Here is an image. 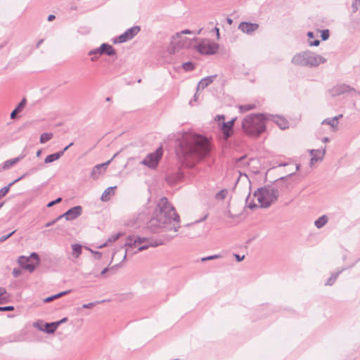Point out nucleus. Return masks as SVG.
Segmentation results:
<instances>
[{"label": "nucleus", "mask_w": 360, "mask_h": 360, "mask_svg": "<svg viewBox=\"0 0 360 360\" xmlns=\"http://www.w3.org/2000/svg\"><path fill=\"white\" fill-rule=\"evenodd\" d=\"M233 256L235 257L236 259L238 261V262H241L242 260L244 259L245 258V255H243V256H240L238 254H234Z\"/></svg>", "instance_id": "obj_56"}, {"label": "nucleus", "mask_w": 360, "mask_h": 360, "mask_svg": "<svg viewBox=\"0 0 360 360\" xmlns=\"http://www.w3.org/2000/svg\"><path fill=\"white\" fill-rule=\"evenodd\" d=\"M224 119H225V117H224V115H217L216 116V118H215V120H217V121H219V120H224Z\"/></svg>", "instance_id": "obj_59"}, {"label": "nucleus", "mask_w": 360, "mask_h": 360, "mask_svg": "<svg viewBox=\"0 0 360 360\" xmlns=\"http://www.w3.org/2000/svg\"><path fill=\"white\" fill-rule=\"evenodd\" d=\"M254 196L259 202L260 207L267 208L277 200L279 191L276 187L267 185L257 188L254 193Z\"/></svg>", "instance_id": "obj_5"}, {"label": "nucleus", "mask_w": 360, "mask_h": 360, "mask_svg": "<svg viewBox=\"0 0 360 360\" xmlns=\"http://www.w3.org/2000/svg\"><path fill=\"white\" fill-rule=\"evenodd\" d=\"M147 240V238L146 237H140L137 236H128L126 239V243H124V247L126 248L125 254L123 257V260H124L127 257V255H131V252H134L133 249L136 248L139 245L142 244L144 241Z\"/></svg>", "instance_id": "obj_10"}, {"label": "nucleus", "mask_w": 360, "mask_h": 360, "mask_svg": "<svg viewBox=\"0 0 360 360\" xmlns=\"http://www.w3.org/2000/svg\"><path fill=\"white\" fill-rule=\"evenodd\" d=\"M15 232V231H13L11 233H9L7 235H4L0 237V243H3L5 240H6L8 238H9Z\"/></svg>", "instance_id": "obj_46"}, {"label": "nucleus", "mask_w": 360, "mask_h": 360, "mask_svg": "<svg viewBox=\"0 0 360 360\" xmlns=\"http://www.w3.org/2000/svg\"><path fill=\"white\" fill-rule=\"evenodd\" d=\"M266 121L271 120L276 123L281 129L288 128L289 122L283 117L265 113Z\"/></svg>", "instance_id": "obj_13"}, {"label": "nucleus", "mask_w": 360, "mask_h": 360, "mask_svg": "<svg viewBox=\"0 0 360 360\" xmlns=\"http://www.w3.org/2000/svg\"><path fill=\"white\" fill-rule=\"evenodd\" d=\"M246 159V155H243V156H241L238 158H236L235 162H236V164L238 165V166H240V165H243V166H246V165H249V162H244V160Z\"/></svg>", "instance_id": "obj_41"}, {"label": "nucleus", "mask_w": 360, "mask_h": 360, "mask_svg": "<svg viewBox=\"0 0 360 360\" xmlns=\"http://www.w3.org/2000/svg\"><path fill=\"white\" fill-rule=\"evenodd\" d=\"M72 255L77 258L82 254V246L79 244H73L72 245Z\"/></svg>", "instance_id": "obj_32"}, {"label": "nucleus", "mask_w": 360, "mask_h": 360, "mask_svg": "<svg viewBox=\"0 0 360 360\" xmlns=\"http://www.w3.org/2000/svg\"><path fill=\"white\" fill-rule=\"evenodd\" d=\"M158 205L160 211L148 221V228L153 233L159 232L160 229L176 232L180 228V217L175 208L165 197L160 200Z\"/></svg>", "instance_id": "obj_2"}, {"label": "nucleus", "mask_w": 360, "mask_h": 360, "mask_svg": "<svg viewBox=\"0 0 360 360\" xmlns=\"http://www.w3.org/2000/svg\"><path fill=\"white\" fill-rule=\"evenodd\" d=\"M18 262L22 269L32 272L39 264V255L36 252H32L29 257L20 256Z\"/></svg>", "instance_id": "obj_6"}, {"label": "nucleus", "mask_w": 360, "mask_h": 360, "mask_svg": "<svg viewBox=\"0 0 360 360\" xmlns=\"http://www.w3.org/2000/svg\"><path fill=\"white\" fill-rule=\"evenodd\" d=\"M40 142L41 143H45V132L41 134V136H40Z\"/></svg>", "instance_id": "obj_60"}, {"label": "nucleus", "mask_w": 360, "mask_h": 360, "mask_svg": "<svg viewBox=\"0 0 360 360\" xmlns=\"http://www.w3.org/2000/svg\"><path fill=\"white\" fill-rule=\"evenodd\" d=\"M67 321H68V318L67 317H64L62 319H60V321H58L57 322H58V324L60 326L61 323H65Z\"/></svg>", "instance_id": "obj_63"}, {"label": "nucleus", "mask_w": 360, "mask_h": 360, "mask_svg": "<svg viewBox=\"0 0 360 360\" xmlns=\"http://www.w3.org/2000/svg\"><path fill=\"white\" fill-rule=\"evenodd\" d=\"M329 31L328 30H322L321 37L322 40L325 41L327 40L329 38Z\"/></svg>", "instance_id": "obj_45"}, {"label": "nucleus", "mask_w": 360, "mask_h": 360, "mask_svg": "<svg viewBox=\"0 0 360 360\" xmlns=\"http://www.w3.org/2000/svg\"><path fill=\"white\" fill-rule=\"evenodd\" d=\"M236 119H232L231 120L227 122H223L222 126L221 127V130L223 133L224 138L226 140L228 139L233 134V128Z\"/></svg>", "instance_id": "obj_19"}, {"label": "nucleus", "mask_w": 360, "mask_h": 360, "mask_svg": "<svg viewBox=\"0 0 360 360\" xmlns=\"http://www.w3.org/2000/svg\"><path fill=\"white\" fill-rule=\"evenodd\" d=\"M248 199H249V195L246 198V203L248 204V205H247L248 207H249L250 209H253V208L257 207V205L255 204L254 202H251L248 203Z\"/></svg>", "instance_id": "obj_52"}, {"label": "nucleus", "mask_w": 360, "mask_h": 360, "mask_svg": "<svg viewBox=\"0 0 360 360\" xmlns=\"http://www.w3.org/2000/svg\"><path fill=\"white\" fill-rule=\"evenodd\" d=\"M165 239L160 238V239H152L149 238V243L151 247H158L165 243Z\"/></svg>", "instance_id": "obj_35"}, {"label": "nucleus", "mask_w": 360, "mask_h": 360, "mask_svg": "<svg viewBox=\"0 0 360 360\" xmlns=\"http://www.w3.org/2000/svg\"><path fill=\"white\" fill-rule=\"evenodd\" d=\"M117 186H111L107 188L103 193L101 197V200L103 202H107L110 199V197L112 196L115 193L114 189L116 188Z\"/></svg>", "instance_id": "obj_24"}, {"label": "nucleus", "mask_w": 360, "mask_h": 360, "mask_svg": "<svg viewBox=\"0 0 360 360\" xmlns=\"http://www.w3.org/2000/svg\"><path fill=\"white\" fill-rule=\"evenodd\" d=\"M102 55L105 54L108 56H114L116 55L115 49L109 44L103 43L100 46V50Z\"/></svg>", "instance_id": "obj_21"}, {"label": "nucleus", "mask_w": 360, "mask_h": 360, "mask_svg": "<svg viewBox=\"0 0 360 360\" xmlns=\"http://www.w3.org/2000/svg\"><path fill=\"white\" fill-rule=\"evenodd\" d=\"M149 247H151L149 243V238H147V240L144 241L142 244L137 246L138 249L136 251L132 252L131 255L136 254L138 252H141L147 250Z\"/></svg>", "instance_id": "obj_31"}, {"label": "nucleus", "mask_w": 360, "mask_h": 360, "mask_svg": "<svg viewBox=\"0 0 360 360\" xmlns=\"http://www.w3.org/2000/svg\"><path fill=\"white\" fill-rule=\"evenodd\" d=\"M265 121V113L252 114L243 120L242 127L247 134L259 136L266 131Z\"/></svg>", "instance_id": "obj_3"}, {"label": "nucleus", "mask_w": 360, "mask_h": 360, "mask_svg": "<svg viewBox=\"0 0 360 360\" xmlns=\"http://www.w3.org/2000/svg\"><path fill=\"white\" fill-rule=\"evenodd\" d=\"M26 156V153L24 151L17 158L8 160L5 161L3 164L0 165V172L3 170H6L14 166L21 160H22Z\"/></svg>", "instance_id": "obj_18"}, {"label": "nucleus", "mask_w": 360, "mask_h": 360, "mask_svg": "<svg viewBox=\"0 0 360 360\" xmlns=\"http://www.w3.org/2000/svg\"><path fill=\"white\" fill-rule=\"evenodd\" d=\"M54 205H56L55 201L52 200L46 204V207H51L53 206Z\"/></svg>", "instance_id": "obj_64"}, {"label": "nucleus", "mask_w": 360, "mask_h": 360, "mask_svg": "<svg viewBox=\"0 0 360 360\" xmlns=\"http://www.w3.org/2000/svg\"><path fill=\"white\" fill-rule=\"evenodd\" d=\"M356 91L355 89L345 84H338L330 90V94L335 97L349 91Z\"/></svg>", "instance_id": "obj_14"}, {"label": "nucleus", "mask_w": 360, "mask_h": 360, "mask_svg": "<svg viewBox=\"0 0 360 360\" xmlns=\"http://www.w3.org/2000/svg\"><path fill=\"white\" fill-rule=\"evenodd\" d=\"M240 110L243 112L250 110L255 108V105H243L240 107Z\"/></svg>", "instance_id": "obj_44"}, {"label": "nucleus", "mask_w": 360, "mask_h": 360, "mask_svg": "<svg viewBox=\"0 0 360 360\" xmlns=\"http://www.w3.org/2000/svg\"><path fill=\"white\" fill-rule=\"evenodd\" d=\"M219 49V44L210 39H203L196 46V50L201 54L214 55Z\"/></svg>", "instance_id": "obj_8"}, {"label": "nucleus", "mask_w": 360, "mask_h": 360, "mask_svg": "<svg viewBox=\"0 0 360 360\" xmlns=\"http://www.w3.org/2000/svg\"><path fill=\"white\" fill-rule=\"evenodd\" d=\"M325 148L322 150H311L310 155H311V158L310 160V163L312 165L314 162H317L319 160H322L325 155Z\"/></svg>", "instance_id": "obj_22"}, {"label": "nucleus", "mask_w": 360, "mask_h": 360, "mask_svg": "<svg viewBox=\"0 0 360 360\" xmlns=\"http://www.w3.org/2000/svg\"><path fill=\"white\" fill-rule=\"evenodd\" d=\"M112 159L113 158L105 163L96 165V166H94L91 172V176L94 179H98L99 175L103 174L105 171L108 165L110 163Z\"/></svg>", "instance_id": "obj_17"}, {"label": "nucleus", "mask_w": 360, "mask_h": 360, "mask_svg": "<svg viewBox=\"0 0 360 360\" xmlns=\"http://www.w3.org/2000/svg\"><path fill=\"white\" fill-rule=\"evenodd\" d=\"M82 207L80 205L75 206L70 209H69L64 214L60 215L56 220H59L60 219L65 217L67 221H72L77 219L82 214Z\"/></svg>", "instance_id": "obj_12"}, {"label": "nucleus", "mask_w": 360, "mask_h": 360, "mask_svg": "<svg viewBox=\"0 0 360 360\" xmlns=\"http://www.w3.org/2000/svg\"><path fill=\"white\" fill-rule=\"evenodd\" d=\"M53 134L52 133H47L46 132V142L49 140H51L53 138Z\"/></svg>", "instance_id": "obj_61"}, {"label": "nucleus", "mask_w": 360, "mask_h": 360, "mask_svg": "<svg viewBox=\"0 0 360 360\" xmlns=\"http://www.w3.org/2000/svg\"><path fill=\"white\" fill-rule=\"evenodd\" d=\"M221 257V256L220 255H214L202 257L201 259V261L202 262H206V261H208V260L218 259V258H220Z\"/></svg>", "instance_id": "obj_43"}, {"label": "nucleus", "mask_w": 360, "mask_h": 360, "mask_svg": "<svg viewBox=\"0 0 360 360\" xmlns=\"http://www.w3.org/2000/svg\"><path fill=\"white\" fill-rule=\"evenodd\" d=\"M217 77V75H210L202 79L198 84V89H204L208 85L213 82L214 79Z\"/></svg>", "instance_id": "obj_23"}, {"label": "nucleus", "mask_w": 360, "mask_h": 360, "mask_svg": "<svg viewBox=\"0 0 360 360\" xmlns=\"http://www.w3.org/2000/svg\"><path fill=\"white\" fill-rule=\"evenodd\" d=\"M99 50H100V47L95 49H92L89 51L88 55L93 56V57L91 58V61H96L98 59V57L96 56V55H98V54L102 55V53Z\"/></svg>", "instance_id": "obj_37"}, {"label": "nucleus", "mask_w": 360, "mask_h": 360, "mask_svg": "<svg viewBox=\"0 0 360 360\" xmlns=\"http://www.w3.org/2000/svg\"><path fill=\"white\" fill-rule=\"evenodd\" d=\"M182 68L186 71L189 72L194 69L195 65L192 62H186L182 64Z\"/></svg>", "instance_id": "obj_39"}, {"label": "nucleus", "mask_w": 360, "mask_h": 360, "mask_svg": "<svg viewBox=\"0 0 360 360\" xmlns=\"http://www.w3.org/2000/svg\"><path fill=\"white\" fill-rule=\"evenodd\" d=\"M13 310L14 307L13 306L0 307V311H10Z\"/></svg>", "instance_id": "obj_50"}, {"label": "nucleus", "mask_w": 360, "mask_h": 360, "mask_svg": "<svg viewBox=\"0 0 360 360\" xmlns=\"http://www.w3.org/2000/svg\"><path fill=\"white\" fill-rule=\"evenodd\" d=\"M326 61L324 57L309 50L296 53L291 60L295 65L309 68L317 67Z\"/></svg>", "instance_id": "obj_4"}, {"label": "nucleus", "mask_w": 360, "mask_h": 360, "mask_svg": "<svg viewBox=\"0 0 360 360\" xmlns=\"http://www.w3.org/2000/svg\"><path fill=\"white\" fill-rule=\"evenodd\" d=\"M27 101L26 98H22L21 101L18 103V105L15 107V109L20 112L22 109L25 108L26 105Z\"/></svg>", "instance_id": "obj_42"}, {"label": "nucleus", "mask_w": 360, "mask_h": 360, "mask_svg": "<svg viewBox=\"0 0 360 360\" xmlns=\"http://www.w3.org/2000/svg\"><path fill=\"white\" fill-rule=\"evenodd\" d=\"M98 303H99V302H89L88 304H84L82 307L83 309H91L94 307H95L96 305V304H98Z\"/></svg>", "instance_id": "obj_47"}, {"label": "nucleus", "mask_w": 360, "mask_h": 360, "mask_svg": "<svg viewBox=\"0 0 360 360\" xmlns=\"http://www.w3.org/2000/svg\"><path fill=\"white\" fill-rule=\"evenodd\" d=\"M32 326L38 330L45 332V322L44 321L39 320L36 322H34Z\"/></svg>", "instance_id": "obj_36"}, {"label": "nucleus", "mask_w": 360, "mask_h": 360, "mask_svg": "<svg viewBox=\"0 0 360 360\" xmlns=\"http://www.w3.org/2000/svg\"><path fill=\"white\" fill-rule=\"evenodd\" d=\"M162 156V149L161 147L158 148L155 152L149 153L141 162V164L150 169H155Z\"/></svg>", "instance_id": "obj_9"}, {"label": "nucleus", "mask_w": 360, "mask_h": 360, "mask_svg": "<svg viewBox=\"0 0 360 360\" xmlns=\"http://www.w3.org/2000/svg\"><path fill=\"white\" fill-rule=\"evenodd\" d=\"M59 326L58 322L46 323V334L53 333Z\"/></svg>", "instance_id": "obj_29"}, {"label": "nucleus", "mask_w": 360, "mask_h": 360, "mask_svg": "<svg viewBox=\"0 0 360 360\" xmlns=\"http://www.w3.org/2000/svg\"><path fill=\"white\" fill-rule=\"evenodd\" d=\"M210 152L208 140L198 134H184L176 148V153L181 163L187 167H193L195 163L207 156Z\"/></svg>", "instance_id": "obj_1"}, {"label": "nucleus", "mask_w": 360, "mask_h": 360, "mask_svg": "<svg viewBox=\"0 0 360 360\" xmlns=\"http://www.w3.org/2000/svg\"><path fill=\"white\" fill-rule=\"evenodd\" d=\"M140 26H134L129 29H127L123 34L120 35L118 37L113 39L115 44L124 43L131 39H133L140 32Z\"/></svg>", "instance_id": "obj_11"}, {"label": "nucleus", "mask_w": 360, "mask_h": 360, "mask_svg": "<svg viewBox=\"0 0 360 360\" xmlns=\"http://www.w3.org/2000/svg\"><path fill=\"white\" fill-rule=\"evenodd\" d=\"M94 255L96 259H101L102 257V253L98 251H94L91 249H89Z\"/></svg>", "instance_id": "obj_51"}, {"label": "nucleus", "mask_w": 360, "mask_h": 360, "mask_svg": "<svg viewBox=\"0 0 360 360\" xmlns=\"http://www.w3.org/2000/svg\"><path fill=\"white\" fill-rule=\"evenodd\" d=\"M342 117V115H339L338 116L326 118L322 121V124H328L332 127H336L338 124V120Z\"/></svg>", "instance_id": "obj_25"}, {"label": "nucleus", "mask_w": 360, "mask_h": 360, "mask_svg": "<svg viewBox=\"0 0 360 360\" xmlns=\"http://www.w3.org/2000/svg\"><path fill=\"white\" fill-rule=\"evenodd\" d=\"M70 292V290L63 291L56 295L46 297V303L51 302L57 298L61 297L62 296L68 294Z\"/></svg>", "instance_id": "obj_33"}, {"label": "nucleus", "mask_w": 360, "mask_h": 360, "mask_svg": "<svg viewBox=\"0 0 360 360\" xmlns=\"http://www.w3.org/2000/svg\"><path fill=\"white\" fill-rule=\"evenodd\" d=\"M9 301V295L7 293L6 290L0 287V304L7 303Z\"/></svg>", "instance_id": "obj_27"}, {"label": "nucleus", "mask_w": 360, "mask_h": 360, "mask_svg": "<svg viewBox=\"0 0 360 360\" xmlns=\"http://www.w3.org/2000/svg\"><path fill=\"white\" fill-rule=\"evenodd\" d=\"M26 339L22 335H19L16 337V338H15L14 340H11V342L12 341H14V342H20V341H24Z\"/></svg>", "instance_id": "obj_54"}, {"label": "nucleus", "mask_w": 360, "mask_h": 360, "mask_svg": "<svg viewBox=\"0 0 360 360\" xmlns=\"http://www.w3.org/2000/svg\"><path fill=\"white\" fill-rule=\"evenodd\" d=\"M359 5H360V1H356V0H354V1L352 2V9H353V13L356 12V11H357V10H358V8H359Z\"/></svg>", "instance_id": "obj_48"}, {"label": "nucleus", "mask_w": 360, "mask_h": 360, "mask_svg": "<svg viewBox=\"0 0 360 360\" xmlns=\"http://www.w3.org/2000/svg\"><path fill=\"white\" fill-rule=\"evenodd\" d=\"M121 236H122V233H117L116 234L111 236L105 243L101 245L100 246H98V248H102L105 247L108 243L115 242Z\"/></svg>", "instance_id": "obj_30"}, {"label": "nucleus", "mask_w": 360, "mask_h": 360, "mask_svg": "<svg viewBox=\"0 0 360 360\" xmlns=\"http://www.w3.org/2000/svg\"><path fill=\"white\" fill-rule=\"evenodd\" d=\"M328 221V217L326 215H322L315 221L314 225L317 229H321L327 224Z\"/></svg>", "instance_id": "obj_26"}, {"label": "nucleus", "mask_w": 360, "mask_h": 360, "mask_svg": "<svg viewBox=\"0 0 360 360\" xmlns=\"http://www.w3.org/2000/svg\"><path fill=\"white\" fill-rule=\"evenodd\" d=\"M259 27V25L257 23L242 22L238 25V29L243 32L246 34H252Z\"/></svg>", "instance_id": "obj_20"}, {"label": "nucleus", "mask_w": 360, "mask_h": 360, "mask_svg": "<svg viewBox=\"0 0 360 360\" xmlns=\"http://www.w3.org/2000/svg\"><path fill=\"white\" fill-rule=\"evenodd\" d=\"M184 176V172L180 169L167 174L166 181L170 185H174L181 181Z\"/></svg>", "instance_id": "obj_15"}, {"label": "nucleus", "mask_w": 360, "mask_h": 360, "mask_svg": "<svg viewBox=\"0 0 360 360\" xmlns=\"http://www.w3.org/2000/svg\"><path fill=\"white\" fill-rule=\"evenodd\" d=\"M36 171V169L32 168L30 169V171L27 173H25L21 176L18 177V179H15L12 182L9 183L6 186L0 189V199L4 197L9 191L10 188L14 185L15 183L18 182L21 179H22L25 176H26L27 174H33Z\"/></svg>", "instance_id": "obj_16"}, {"label": "nucleus", "mask_w": 360, "mask_h": 360, "mask_svg": "<svg viewBox=\"0 0 360 360\" xmlns=\"http://www.w3.org/2000/svg\"><path fill=\"white\" fill-rule=\"evenodd\" d=\"M320 44V41L318 39H316L314 41H309V45L310 46H317Z\"/></svg>", "instance_id": "obj_53"}, {"label": "nucleus", "mask_w": 360, "mask_h": 360, "mask_svg": "<svg viewBox=\"0 0 360 360\" xmlns=\"http://www.w3.org/2000/svg\"><path fill=\"white\" fill-rule=\"evenodd\" d=\"M55 18H56V16H55L54 15H53V14H51V15H49L47 17V18H46V19H47V20H49V21H52V20H53Z\"/></svg>", "instance_id": "obj_62"}, {"label": "nucleus", "mask_w": 360, "mask_h": 360, "mask_svg": "<svg viewBox=\"0 0 360 360\" xmlns=\"http://www.w3.org/2000/svg\"><path fill=\"white\" fill-rule=\"evenodd\" d=\"M188 46V38L182 37L181 33H176L171 38V41L167 47L169 54H174L177 51Z\"/></svg>", "instance_id": "obj_7"}, {"label": "nucleus", "mask_w": 360, "mask_h": 360, "mask_svg": "<svg viewBox=\"0 0 360 360\" xmlns=\"http://www.w3.org/2000/svg\"><path fill=\"white\" fill-rule=\"evenodd\" d=\"M21 274H22L21 269H17V268L13 269V272H12V274L15 278H18V276H20L21 275Z\"/></svg>", "instance_id": "obj_49"}, {"label": "nucleus", "mask_w": 360, "mask_h": 360, "mask_svg": "<svg viewBox=\"0 0 360 360\" xmlns=\"http://www.w3.org/2000/svg\"><path fill=\"white\" fill-rule=\"evenodd\" d=\"M179 33H181V35L182 36V34H191V33H193V32L191 30H190L186 29V30H182Z\"/></svg>", "instance_id": "obj_58"}, {"label": "nucleus", "mask_w": 360, "mask_h": 360, "mask_svg": "<svg viewBox=\"0 0 360 360\" xmlns=\"http://www.w3.org/2000/svg\"><path fill=\"white\" fill-rule=\"evenodd\" d=\"M120 266H121V263L117 264H115V265H113V266H110H110H108V267H106V268H105V269H103V271H101V276H103V275H105L108 271H112V274H113V273H115V270H116L117 268L120 267Z\"/></svg>", "instance_id": "obj_38"}, {"label": "nucleus", "mask_w": 360, "mask_h": 360, "mask_svg": "<svg viewBox=\"0 0 360 360\" xmlns=\"http://www.w3.org/2000/svg\"><path fill=\"white\" fill-rule=\"evenodd\" d=\"M18 113L20 112L15 108L11 113V118L15 119Z\"/></svg>", "instance_id": "obj_55"}, {"label": "nucleus", "mask_w": 360, "mask_h": 360, "mask_svg": "<svg viewBox=\"0 0 360 360\" xmlns=\"http://www.w3.org/2000/svg\"><path fill=\"white\" fill-rule=\"evenodd\" d=\"M63 155V151H58L57 153L46 155V163L53 162L58 160Z\"/></svg>", "instance_id": "obj_28"}, {"label": "nucleus", "mask_w": 360, "mask_h": 360, "mask_svg": "<svg viewBox=\"0 0 360 360\" xmlns=\"http://www.w3.org/2000/svg\"><path fill=\"white\" fill-rule=\"evenodd\" d=\"M342 271V269L338 271V272H335V273H333L331 274V276L328 278V279L327 280L326 283V285H333V283L335 282L337 278L338 277L339 274Z\"/></svg>", "instance_id": "obj_34"}, {"label": "nucleus", "mask_w": 360, "mask_h": 360, "mask_svg": "<svg viewBox=\"0 0 360 360\" xmlns=\"http://www.w3.org/2000/svg\"><path fill=\"white\" fill-rule=\"evenodd\" d=\"M214 31L215 32L217 40H219L220 39L219 29L217 27H215L214 28Z\"/></svg>", "instance_id": "obj_57"}, {"label": "nucleus", "mask_w": 360, "mask_h": 360, "mask_svg": "<svg viewBox=\"0 0 360 360\" xmlns=\"http://www.w3.org/2000/svg\"><path fill=\"white\" fill-rule=\"evenodd\" d=\"M227 193L228 191L226 189H222L216 194L215 198L217 200H224L226 198Z\"/></svg>", "instance_id": "obj_40"}]
</instances>
